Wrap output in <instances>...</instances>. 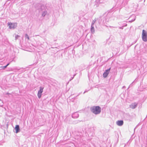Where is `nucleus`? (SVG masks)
I'll list each match as a JSON object with an SVG mask.
<instances>
[{"mask_svg": "<svg viewBox=\"0 0 147 147\" xmlns=\"http://www.w3.org/2000/svg\"><path fill=\"white\" fill-rule=\"evenodd\" d=\"M91 111L95 114H98L101 112V108L98 106H94L91 108Z\"/></svg>", "mask_w": 147, "mask_h": 147, "instance_id": "f257e3e1", "label": "nucleus"}, {"mask_svg": "<svg viewBox=\"0 0 147 147\" xmlns=\"http://www.w3.org/2000/svg\"><path fill=\"white\" fill-rule=\"evenodd\" d=\"M9 29H14L16 28L17 26V23H12L9 22L7 23Z\"/></svg>", "mask_w": 147, "mask_h": 147, "instance_id": "f03ea898", "label": "nucleus"}, {"mask_svg": "<svg viewBox=\"0 0 147 147\" xmlns=\"http://www.w3.org/2000/svg\"><path fill=\"white\" fill-rule=\"evenodd\" d=\"M142 37L143 41L145 42L147 41V32L144 30H142Z\"/></svg>", "mask_w": 147, "mask_h": 147, "instance_id": "7ed1b4c3", "label": "nucleus"}, {"mask_svg": "<svg viewBox=\"0 0 147 147\" xmlns=\"http://www.w3.org/2000/svg\"><path fill=\"white\" fill-rule=\"evenodd\" d=\"M44 88L42 86H40L39 88V90L38 91L37 94V96L39 98H40L41 97Z\"/></svg>", "mask_w": 147, "mask_h": 147, "instance_id": "20e7f679", "label": "nucleus"}, {"mask_svg": "<svg viewBox=\"0 0 147 147\" xmlns=\"http://www.w3.org/2000/svg\"><path fill=\"white\" fill-rule=\"evenodd\" d=\"M110 69L111 68H109V69H108L106 70L105 71L103 74V76L104 78H106L107 77L109 73Z\"/></svg>", "mask_w": 147, "mask_h": 147, "instance_id": "39448f33", "label": "nucleus"}, {"mask_svg": "<svg viewBox=\"0 0 147 147\" xmlns=\"http://www.w3.org/2000/svg\"><path fill=\"white\" fill-rule=\"evenodd\" d=\"M137 105L138 104L137 103H132L130 105V107L132 109H134L137 107Z\"/></svg>", "mask_w": 147, "mask_h": 147, "instance_id": "423d86ee", "label": "nucleus"}, {"mask_svg": "<svg viewBox=\"0 0 147 147\" xmlns=\"http://www.w3.org/2000/svg\"><path fill=\"white\" fill-rule=\"evenodd\" d=\"M116 123L118 126H121L123 124V121L122 120H118L116 121Z\"/></svg>", "mask_w": 147, "mask_h": 147, "instance_id": "0eeeda50", "label": "nucleus"}, {"mask_svg": "<svg viewBox=\"0 0 147 147\" xmlns=\"http://www.w3.org/2000/svg\"><path fill=\"white\" fill-rule=\"evenodd\" d=\"M79 116L77 112L73 113L72 115V117L74 118H77Z\"/></svg>", "mask_w": 147, "mask_h": 147, "instance_id": "6e6552de", "label": "nucleus"}, {"mask_svg": "<svg viewBox=\"0 0 147 147\" xmlns=\"http://www.w3.org/2000/svg\"><path fill=\"white\" fill-rule=\"evenodd\" d=\"M15 129L16 131V133H18L20 131L19 126L18 125H16L15 128Z\"/></svg>", "mask_w": 147, "mask_h": 147, "instance_id": "1a4fd4ad", "label": "nucleus"}, {"mask_svg": "<svg viewBox=\"0 0 147 147\" xmlns=\"http://www.w3.org/2000/svg\"><path fill=\"white\" fill-rule=\"evenodd\" d=\"M91 32L92 34H93L94 32V26L92 25H91Z\"/></svg>", "mask_w": 147, "mask_h": 147, "instance_id": "9d476101", "label": "nucleus"}, {"mask_svg": "<svg viewBox=\"0 0 147 147\" xmlns=\"http://www.w3.org/2000/svg\"><path fill=\"white\" fill-rule=\"evenodd\" d=\"M46 7L44 5H42L41 7V10H45L46 9Z\"/></svg>", "mask_w": 147, "mask_h": 147, "instance_id": "9b49d317", "label": "nucleus"}, {"mask_svg": "<svg viewBox=\"0 0 147 147\" xmlns=\"http://www.w3.org/2000/svg\"><path fill=\"white\" fill-rule=\"evenodd\" d=\"M15 40H16L19 38L20 37V36L19 35L15 34Z\"/></svg>", "mask_w": 147, "mask_h": 147, "instance_id": "f8f14e48", "label": "nucleus"}, {"mask_svg": "<svg viewBox=\"0 0 147 147\" xmlns=\"http://www.w3.org/2000/svg\"><path fill=\"white\" fill-rule=\"evenodd\" d=\"M47 13V12L45 11H44L42 13V16H45V15Z\"/></svg>", "mask_w": 147, "mask_h": 147, "instance_id": "ddd939ff", "label": "nucleus"}, {"mask_svg": "<svg viewBox=\"0 0 147 147\" xmlns=\"http://www.w3.org/2000/svg\"><path fill=\"white\" fill-rule=\"evenodd\" d=\"M132 17H133V18H134V19L133 20H132L131 21H129L130 22H132L133 21H134V20H135V16L134 15H133L132 16Z\"/></svg>", "mask_w": 147, "mask_h": 147, "instance_id": "4468645a", "label": "nucleus"}, {"mask_svg": "<svg viewBox=\"0 0 147 147\" xmlns=\"http://www.w3.org/2000/svg\"><path fill=\"white\" fill-rule=\"evenodd\" d=\"M25 37L27 38L28 40H29V38L27 34H25Z\"/></svg>", "mask_w": 147, "mask_h": 147, "instance_id": "2eb2a0df", "label": "nucleus"}, {"mask_svg": "<svg viewBox=\"0 0 147 147\" xmlns=\"http://www.w3.org/2000/svg\"><path fill=\"white\" fill-rule=\"evenodd\" d=\"M7 67V66L6 65L4 66L1 67H2L3 69H4L5 68H6Z\"/></svg>", "mask_w": 147, "mask_h": 147, "instance_id": "dca6fc26", "label": "nucleus"}, {"mask_svg": "<svg viewBox=\"0 0 147 147\" xmlns=\"http://www.w3.org/2000/svg\"><path fill=\"white\" fill-rule=\"evenodd\" d=\"M95 22V20H93L92 22V23L91 25H93Z\"/></svg>", "mask_w": 147, "mask_h": 147, "instance_id": "f3484780", "label": "nucleus"}, {"mask_svg": "<svg viewBox=\"0 0 147 147\" xmlns=\"http://www.w3.org/2000/svg\"><path fill=\"white\" fill-rule=\"evenodd\" d=\"M9 64V63H8L6 65L7 66V67Z\"/></svg>", "mask_w": 147, "mask_h": 147, "instance_id": "a211bd4d", "label": "nucleus"}, {"mask_svg": "<svg viewBox=\"0 0 147 147\" xmlns=\"http://www.w3.org/2000/svg\"><path fill=\"white\" fill-rule=\"evenodd\" d=\"M87 92V91H85L84 92V93H85L86 92Z\"/></svg>", "mask_w": 147, "mask_h": 147, "instance_id": "6ab92c4d", "label": "nucleus"}, {"mask_svg": "<svg viewBox=\"0 0 147 147\" xmlns=\"http://www.w3.org/2000/svg\"><path fill=\"white\" fill-rule=\"evenodd\" d=\"M120 28H121V29H122L123 28H122V27L121 28L120 27Z\"/></svg>", "mask_w": 147, "mask_h": 147, "instance_id": "aec40b11", "label": "nucleus"}]
</instances>
